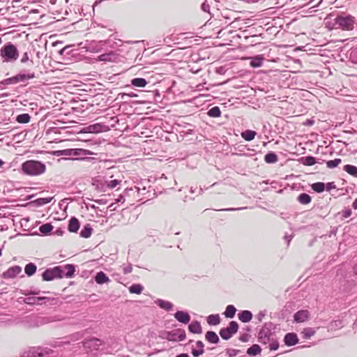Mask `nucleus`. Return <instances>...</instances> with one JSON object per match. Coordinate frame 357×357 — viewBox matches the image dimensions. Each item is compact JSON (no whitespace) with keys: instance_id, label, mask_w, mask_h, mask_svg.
Wrapping results in <instances>:
<instances>
[{"instance_id":"obj_1","label":"nucleus","mask_w":357,"mask_h":357,"mask_svg":"<svg viewBox=\"0 0 357 357\" xmlns=\"http://www.w3.org/2000/svg\"><path fill=\"white\" fill-rule=\"evenodd\" d=\"M356 25H357L356 17L346 13L337 15L329 14L325 18V26L329 30L339 29L343 31H351Z\"/></svg>"},{"instance_id":"obj_2","label":"nucleus","mask_w":357,"mask_h":357,"mask_svg":"<svg viewBox=\"0 0 357 357\" xmlns=\"http://www.w3.org/2000/svg\"><path fill=\"white\" fill-rule=\"evenodd\" d=\"M75 271V266L67 264L63 266H56L46 269L42 274L43 280L52 281L55 278H71Z\"/></svg>"},{"instance_id":"obj_3","label":"nucleus","mask_w":357,"mask_h":357,"mask_svg":"<svg viewBox=\"0 0 357 357\" xmlns=\"http://www.w3.org/2000/svg\"><path fill=\"white\" fill-rule=\"evenodd\" d=\"M45 165L38 160H27L22 163V172L29 176H38L45 172Z\"/></svg>"},{"instance_id":"obj_4","label":"nucleus","mask_w":357,"mask_h":357,"mask_svg":"<svg viewBox=\"0 0 357 357\" xmlns=\"http://www.w3.org/2000/svg\"><path fill=\"white\" fill-rule=\"evenodd\" d=\"M0 56L3 62H14L18 59L19 52L13 43H8L1 47Z\"/></svg>"},{"instance_id":"obj_5","label":"nucleus","mask_w":357,"mask_h":357,"mask_svg":"<svg viewBox=\"0 0 357 357\" xmlns=\"http://www.w3.org/2000/svg\"><path fill=\"white\" fill-rule=\"evenodd\" d=\"M36 77L34 72L31 70H22L15 76L6 79L3 81L4 84H15L18 82H25L29 79H31Z\"/></svg>"},{"instance_id":"obj_6","label":"nucleus","mask_w":357,"mask_h":357,"mask_svg":"<svg viewBox=\"0 0 357 357\" xmlns=\"http://www.w3.org/2000/svg\"><path fill=\"white\" fill-rule=\"evenodd\" d=\"M238 330V324L235 321L229 322L227 328H221L220 331V337L225 340L230 339Z\"/></svg>"},{"instance_id":"obj_7","label":"nucleus","mask_w":357,"mask_h":357,"mask_svg":"<svg viewBox=\"0 0 357 357\" xmlns=\"http://www.w3.org/2000/svg\"><path fill=\"white\" fill-rule=\"evenodd\" d=\"M53 351L47 347H34L29 349L27 357H48Z\"/></svg>"},{"instance_id":"obj_8","label":"nucleus","mask_w":357,"mask_h":357,"mask_svg":"<svg viewBox=\"0 0 357 357\" xmlns=\"http://www.w3.org/2000/svg\"><path fill=\"white\" fill-rule=\"evenodd\" d=\"M63 154L65 155L75 157L77 160H82L84 159L86 155L92 154V153L82 149H70L63 150Z\"/></svg>"},{"instance_id":"obj_9","label":"nucleus","mask_w":357,"mask_h":357,"mask_svg":"<svg viewBox=\"0 0 357 357\" xmlns=\"http://www.w3.org/2000/svg\"><path fill=\"white\" fill-rule=\"evenodd\" d=\"M185 332L183 329L177 328L167 333L166 339L171 342H180L185 338Z\"/></svg>"},{"instance_id":"obj_10","label":"nucleus","mask_w":357,"mask_h":357,"mask_svg":"<svg viewBox=\"0 0 357 357\" xmlns=\"http://www.w3.org/2000/svg\"><path fill=\"white\" fill-rule=\"evenodd\" d=\"M52 321L50 318L40 317V316H31L28 318L26 324L28 327L34 328L43 326L49 322Z\"/></svg>"},{"instance_id":"obj_11","label":"nucleus","mask_w":357,"mask_h":357,"mask_svg":"<svg viewBox=\"0 0 357 357\" xmlns=\"http://www.w3.org/2000/svg\"><path fill=\"white\" fill-rule=\"evenodd\" d=\"M273 334L269 328L266 325L264 326L259 331L258 334L259 342L263 344H267L271 342L273 338Z\"/></svg>"},{"instance_id":"obj_12","label":"nucleus","mask_w":357,"mask_h":357,"mask_svg":"<svg viewBox=\"0 0 357 357\" xmlns=\"http://www.w3.org/2000/svg\"><path fill=\"white\" fill-rule=\"evenodd\" d=\"M102 344V341L98 338H91L83 342V347L91 350H97Z\"/></svg>"},{"instance_id":"obj_13","label":"nucleus","mask_w":357,"mask_h":357,"mask_svg":"<svg viewBox=\"0 0 357 357\" xmlns=\"http://www.w3.org/2000/svg\"><path fill=\"white\" fill-rule=\"evenodd\" d=\"M87 130L89 132L99 133L108 131L109 128L107 125L98 123L88 126Z\"/></svg>"},{"instance_id":"obj_14","label":"nucleus","mask_w":357,"mask_h":357,"mask_svg":"<svg viewBox=\"0 0 357 357\" xmlns=\"http://www.w3.org/2000/svg\"><path fill=\"white\" fill-rule=\"evenodd\" d=\"M174 316L178 322L184 324H188L190 320V316L188 312L178 310Z\"/></svg>"},{"instance_id":"obj_15","label":"nucleus","mask_w":357,"mask_h":357,"mask_svg":"<svg viewBox=\"0 0 357 357\" xmlns=\"http://www.w3.org/2000/svg\"><path fill=\"white\" fill-rule=\"evenodd\" d=\"M22 272V268L20 266H14L8 268L3 273L4 278H13Z\"/></svg>"},{"instance_id":"obj_16","label":"nucleus","mask_w":357,"mask_h":357,"mask_svg":"<svg viewBox=\"0 0 357 357\" xmlns=\"http://www.w3.org/2000/svg\"><path fill=\"white\" fill-rule=\"evenodd\" d=\"M310 312L308 310H302L296 312L294 315V321L297 323H302L307 321L309 318Z\"/></svg>"},{"instance_id":"obj_17","label":"nucleus","mask_w":357,"mask_h":357,"mask_svg":"<svg viewBox=\"0 0 357 357\" xmlns=\"http://www.w3.org/2000/svg\"><path fill=\"white\" fill-rule=\"evenodd\" d=\"M284 342L287 346L291 347L296 344L298 342V338L296 333H289L285 335Z\"/></svg>"},{"instance_id":"obj_18","label":"nucleus","mask_w":357,"mask_h":357,"mask_svg":"<svg viewBox=\"0 0 357 357\" xmlns=\"http://www.w3.org/2000/svg\"><path fill=\"white\" fill-rule=\"evenodd\" d=\"M155 304H156L159 307L163 309L167 312L172 310L174 307V305L172 303L168 301L162 300L160 298H158L154 301Z\"/></svg>"},{"instance_id":"obj_19","label":"nucleus","mask_w":357,"mask_h":357,"mask_svg":"<svg viewBox=\"0 0 357 357\" xmlns=\"http://www.w3.org/2000/svg\"><path fill=\"white\" fill-rule=\"evenodd\" d=\"M79 222L77 218L73 217L69 220L68 229L70 232L76 233L79 229Z\"/></svg>"},{"instance_id":"obj_20","label":"nucleus","mask_w":357,"mask_h":357,"mask_svg":"<svg viewBox=\"0 0 357 357\" xmlns=\"http://www.w3.org/2000/svg\"><path fill=\"white\" fill-rule=\"evenodd\" d=\"M238 319L243 323H248L252 319V313L249 310H243L238 314Z\"/></svg>"},{"instance_id":"obj_21","label":"nucleus","mask_w":357,"mask_h":357,"mask_svg":"<svg viewBox=\"0 0 357 357\" xmlns=\"http://www.w3.org/2000/svg\"><path fill=\"white\" fill-rule=\"evenodd\" d=\"M189 331L195 334H200L202 332L201 324L199 321H193L188 326Z\"/></svg>"},{"instance_id":"obj_22","label":"nucleus","mask_w":357,"mask_h":357,"mask_svg":"<svg viewBox=\"0 0 357 357\" xmlns=\"http://www.w3.org/2000/svg\"><path fill=\"white\" fill-rule=\"evenodd\" d=\"M206 340L212 344H218L220 341L218 335L213 331H208L205 335Z\"/></svg>"},{"instance_id":"obj_23","label":"nucleus","mask_w":357,"mask_h":357,"mask_svg":"<svg viewBox=\"0 0 357 357\" xmlns=\"http://www.w3.org/2000/svg\"><path fill=\"white\" fill-rule=\"evenodd\" d=\"M96 282L99 284L107 283L109 281V278L102 271L98 272L95 277Z\"/></svg>"},{"instance_id":"obj_24","label":"nucleus","mask_w":357,"mask_h":357,"mask_svg":"<svg viewBox=\"0 0 357 357\" xmlns=\"http://www.w3.org/2000/svg\"><path fill=\"white\" fill-rule=\"evenodd\" d=\"M263 61H264V57L262 56L258 55V56L251 58L250 65L252 68H259L262 66Z\"/></svg>"},{"instance_id":"obj_25","label":"nucleus","mask_w":357,"mask_h":357,"mask_svg":"<svg viewBox=\"0 0 357 357\" xmlns=\"http://www.w3.org/2000/svg\"><path fill=\"white\" fill-rule=\"evenodd\" d=\"M131 84L135 87L143 88L146 86L148 82L144 78L137 77L132 79L131 80Z\"/></svg>"},{"instance_id":"obj_26","label":"nucleus","mask_w":357,"mask_h":357,"mask_svg":"<svg viewBox=\"0 0 357 357\" xmlns=\"http://www.w3.org/2000/svg\"><path fill=\"white\" fill-rule=\"evenodd\" d=\"M92 233V228L89 224H86L84 226L80 231V236L82 238H87L91 236Z\"/></svg>"},{"instance_id":"obj_27","label":"nucleus","mask_w":357,"mask_h":357,"mask_svg":"<svg viewBox=\"0 0 357 357\" xmlns=\"http://www.w3.org/2000/svg\"><path fill=\"white\" fill-rule=\"evenodd\" d=\"M261 351V347L258 344H253L247 350V354L251 356H256Z\"/></svg>"},{"instance_id":"obj_28","label":"nucleus","mask_w":357,"mask_h":357,"mask_svg":"<svg viewBox=\"0 0 357 357\" xmlns=\"http://www.w3.org/2000/svg\"><path fill=\"white\" fill-rule=\"evenodd\" d=\"M256 134V132L254 130H246L241 132V137L246 141H251L255 138Z\"/></svg>"},{"instance_id":"obj_29","label":"nucleus","mask_w":357,"mask_h":357,"mask_svg":"<svg viewBox=\"0 0 357 357\" xmlns=\"http://www.w3.org/2000/svg\"><path fill=\"white\" fill-rule=\"evenodd\" d=\"M297 200L301 204H307L310 203L312 198L307 193H301L298 195Z\"/></svg>"},{"instance_id":"obj_30","label":"nucleus","mask_w":357,"mask_h":357,"mask_svg":"<svg viewBox=\"0 0 357 357\" xmlns=\"http://www.w3.org/2000/svg\"><path fill=\"white\" fill-rule=\"evenodd\" d=\"M236 312V307L233 305H229L227 306L224 314L227 318H233L235 316Z\"/></svg>"},{"instance_id":"obj_31","label":"nucleus","mask_w":357,"mask_h":357,"mask_svg":"<svg viewBox=\"0 0 357 357\" xmlns=\"http://www.w3.org/2000/svg\"><path fill=\"white\" fill-rule=\"evenodd\" d=\"M300 160L303 165L306 166H312L316 163V159L312 156L302 157Z\"/></svg>"},{"instance_id":"obj_32","label":"nucleus","mask_w":357,"mask_h":357,"mask_svg":"<svg viewBox=\"0 0 357 357\" xmlns=\"http://www.w3.org/2000/svg\"><path fill=\"white\" fill-rule=\"evenodd\" d=\"M37 267L33 263H29L25 266L24 271L28 276L33 275L36 271Z\"/></svg>"},{"instance_id":"obj_33","label":"nucleus","mask_w":357,"mask_h":357,"mask_svg":"<svg viewBox=\"0 0 357 357\" xmlns=\"http://www.w3.org/2000/svg\"><path fill=\"white\" fill-rule=\"evenodd\" d=\"M316 333V331L313 328H305L301 333L303 338L309 339L313 336Z\"/></svg>"},{"instance_id":"obj_34","label":"nucleus","mask_w":357,"mask_h":357,"mask_svg":"<svg viewBox=\"0 0 357 357\" xmlns=\"http://www.w3.org/2000/svg\"><path fill=\"white\" fill-rule=\"evenodd\" d=\"M207 321L210 325H218L220 322L219 314H211L207 318Z\"/></svg>"},{"instance_id":"obj_35","label":"nucleus","mask_w":357,"mask_h":357,"mask_svg":"<svg viewBox=\"0 0 357 357\" xmlns=\"http://www.w3.org/2000/svg\"><path fill=\"white\" fill-rule=\"evenodd\" d=\"M264 160L267 163H275L278 161V156L275 153L270 152L265 155Z\"/></svg>"},{"instance_id":"obj_36","label":"nucleus","mask_w":357,"mask_h":357,"mask_svg":"<svg viewBox=\"0 0 357 357\" xmlns=\"http://www.w3.org/2000/svg\"><path fill=\"white\" fill-rule=\"evenodd\" d=\"M344 170L350 175L357 177V167L351 165H346L344 167Z\"/></svg>"},{"instance_id":"obj_37","label":"nucleus","mask_w":357,"mask_h":357,"mask_svg":"<svg viewBox=\"0 0 357 357\" xmlns=\"http://www.w3.org/2000/svg\"><path fill=\"white\" fill-rule=\"evenodd\" d=\"M144 287L140 284H134L129 287V291L131 294H139L142 293Z\"/></svg>"},{"instance_id":"obj_38","label":"nucleus","mask_w":357,"mask_h":357,"mask_svg":"<svg viewBox=\"0 0 357 357\" xmlns=\"http://www.w3.org/2000/svg\"><path fill=\"white\" fill-rule=\"evenodd\" d=\"M52 229L53 226L50 223L43 224L39 227V231L45 235L48 234Z\"/></svg>"},{"instance_id":"obj_39","label":"nucleus","mask_w":357,"mask_h":357,"mask_svg":"<svg viewBox=\"0 0 357 357\" xmlns=\"http://www.w3.org/2000/svg\"><path fill=\"white\" fill-rule=\"evenodd\" d=\"M207 114L211 117L215 118L220 116L221 112L218 107L215 106L208 111Z\"/></svg>"},{"instance_id":"obj_40","label":"nucleus","mask_w":357,"mask_h":357,"mask_svg":"<svg viewBox=\"0 0 357 357\" xmlns=\"http://www.w3.org/2000/svg\"><path fill=\"white\" fill-rule=\"evenodd\" d=\"M312 189L317 192H322L325 189V184L322 182H317L313 183L312 185Z\"/></svg>"},{"instance_id":"obj_41","label":"nucleus","mask_w":357,"mask_h":357,"mask_svg":"<svg viewBox=\"0 0 357 357\" xmlns=\"http://www.w3.org/2000/svg\"><path fill=\"white\" fill-rule=\"evenodd\" d=\"M30 116L28 114H22L17 116L16 121L20 123H26L30 121Z\"/></svg>"},{"instance_id":"obj_42","label":"nucleus","mask_w":357,"mask_h":357,"mask_svg":"<svg viewBox=\"0 0 357 357\" xmlns=\"http://www.w3.org/2000/svg\"><path fill=\"white\" fill-rule=\"evenodd\" d=\"M52 198L46 197V198H38L33 202L38 206H40L45 204H47L51 202Z\"/></svg>"},{"instance_id":"obj_43","label":"nucleus","mask_w":357,"mask_h":357,"mask_svg":"<svg viewBox=\"0 0 357 357\" xmlns=\"http://www.w3.org/2000/svg\"><path fill=\"white\" fill-rule=\"evenodd\" d=\"M342 162V160L340 158H336L335 160H328L326 162L327 167L330 169L335 168L337 167Z\"/></svg>"},{"instance_id":"obj_44","label":"nucleus","mask_w":357,"mask_h":357,"mask_svg":"<svg viewBox=\"0 0 357 357\" xmlns=\"http://www.w3.org/2000/svg\"><path fill=\"white\" fill-rule=\"evenodd\" d=\"M46 299L45 297H27L24 299V303L26 304H35L36 301Z\"/></svg>"},{"instance_id":"obj_45","label":"nucleus","mask_w":357,"mask_h":357,"mask_svg":"<svg viewBox=\"0 0 357 357\" xmlns=\"http://www.w3.org/2000/svg\"><path fill=\"white\" fill-rule=\"evenodd\" d=\"M225 353L228 357H234L241 353V350L229 348L225 349Z\"/></svg>"},{"instance_id":"obj_46","label":"nucleus","mask_w":357,"mask_h":357,"mask_svg":"<svg viewBox=\"0 0 357 357\" xmlns=\"http://www.w3.org/2000/svg\"><path fill=\"white\" fill-rule=\"evenodd\" d=\"M114 56V54L112 52L108 54H103L99 56V60L102 61H110Z\"/></svg>"},{"instance_id":"obj_47","label":"nucleus","mask_w":357,"mask_h":357,"mask_svg":"<svg viewBox=\"0 0 357 357\" xmlns=\"http://www.w3.org/2000/svg\"><path fill=\"white\" fill-rule=\"evenodd\" d=\"M269 349L271 351H275L279 348V342L277 340L274 339L273 337L271 340V342H269Z\"/></svg>"},{"instance_id":"obj_48","label":"nucleus","mask_w":357,"mask_h":357,"mask_svg":"<svg viewBox=\"0 0 357 357\" xmlns=\"http://www.w3.org/2000/svg\"><path fill=\"white\" fill-rule=\"evenodd\" d=\"M121 182V181L114 179V180H112L109 181H107L106 184H107V187H108L110 189H113L115 187H116L117 185H119Z\"/></svg>"},{"instance_id":"obj_49","label":"nucleus","mask_w":357,"mask_h":357,"mask_svg":"<svg viewBox=\"0 0 357 357\" xmlns=\"http://www.w3.org/2000/svg\"><path fill=\"white\" fill-rule=\"evenodd\" d=\"M123 273L126 275L132 272V266L131 264L122 266Z\"/></svg>"},{"instance_id":"obj_50","label":"nucleus","mask_w":357,"mask_h":357,"mask_svg":"<svg viewBox=\"0 0 357 357\" xmlns=\"http://www.w3.org/2000/svg\"><path fill=\"white\" fill-rule=\"evenodd\" d=\"M266 314V311H260L258 312V314L256 315V319L259 322H261L262 320L264 319L265 316Z\"/></svg>"},{"instance_id":"obj_51","label":"nucleus","mask_w":357,"mask_h":357,"mask_svg":"<svg viewBox=\"0 0 357 357\" xmlns=\"http://www.w3.org/2000/svg\"><path fill=\"white\" fill-rule=\"evenodd\" d=\"M204 353V349H192V354L195 357H199V356L202 355Z\"/></svg>"},{"instance_id":"obj_52","label":"nucleus","mask_w":357,"mask_h":357,"mask_svg":"<svg viewBox=\"0 0 357 357\" xmlns=\"http://www.w3.org/2000/svg\"><path fill=\"white\" fill-rule=\"evenodd\" d=\"M119 96H121V98H124L125 96H127V97H130V98H134V97H137V95L136 93H119Z\"/></svg>"},{"instance_id":"obj_53","label":"nucleus","mask_w":357,"mask_h":357,"mask_svg":"<svg viewBox=\"0 0 357 357\" xmlns=\"http://www.w3.org/2000/svg\"><path fill=\"white\" fill-rule=\"evenodd\" d=\"M325 188L327 191H331L332 189H335L336 188L334 182H329L326 183Z\"/></svg>"},{"instance_id":"obj_54","label":"nucleus","mask_w":357,"mask_h":357,"mask_svg":"<svg viewBox=\"0 0 357 357\" xmlns=\"http://www.w3.org/2000/svg\"><path fill=\"white\" fill-rule=\"evenodd\" d=\"M28 61H29V56L28 52H24L21 58L20 62L22 63H25Z\"/></svg>"},{"instance_id":"obj_55","label":"nucleus","mask_w":357,"mask_h":357,"mask_svg":"<svg viewBox=\"0 0 357 357\" xmlns=\"http://www.w3.org/2000/svg\"><path fill=\"white\" fill-rule=\"evenodd\" d=\"M249 335L248 334H243V335H241L240 337H239V340L243 342H246L248 341L249 340Z\"/></svg>"},{"instance_id":"obj_56","label":"nucleus","mask_w":357,"mask_h":357,"mask_svg":"<svg viewBox=\"0 0 357 357\" xmlns=\"http://www.w3.org/2000/svg\"><path fill=\"white\" fill-rule=\"evenodd\" d=\"M331 327L335 328V327H342V321L340 320H337L331 323Z\"/></svg>"},{"instance_id":"obj_57","label":"nucleus","mask_w":357,"mask_h":357,"mask_svg":"<svg viewBox=\"0 0 357 357\" xmlns=\"http://www.w3.org/2000/svg\"><path fill=\"white\" fill-rule=\"evenodd\" d=\"M351 215V211L350 209H347L343 211L342 216L345 218H349Z\"/></svg>"},{"instance_id":"obj_58","label":"nucleus","mask_w":357,"mask_h":357,"mask_svg":"<svg viewBox=\"0 0 357 357\" xmlns=\"http://www.w3.org/2000/svg\"><path fill=\"white\" fill-rule=\"evenodd\" d=\"M245 208V207H241V208H224V209H221L220 211H239V210H243Z\"/></svg>"},{"instance_id":"obj_59","label":"nucleus","mask_w":357,"mask_h":357,"mask_svg":"<svg viewBox=\"0 0 357 357\" xmlns=\"http://www.w3.org/2000/svg\"><path fill=\"white\" fill-rule=\"evenodd\" d=\"M202 10L204 11V12H208L209 11V8H210V6L208 4L206 3H202Z\"/></svg>"},{"instance_id":"obj_60","label":"nucleus","mask_w":357,"mask_h":357,"mask_svg":"<svg viewBox=\"0 0 357 357\" xmlns=\"http://www.w3.org/2000/svg\"><path fill=\"white\" fill-rule=\"evenodd\" d=\"M196 345L199 349H204V344L203 343V342L199 340L196 342Z\"/></svg>"},{"instance_id":"obj_61","label":"nucleus","mask_w":357,"mask_h":357,"mask_svg":"<svg viewBox=\"0 0 357 357\" xmlns=\"http://www.w3.org/2000/svg\"><path fill=\"white\" fill-rule=\"evenodd\" d=\"M124 202V198L122 195H120L119 197V198L116 199V202Z\"/></svg>"},{"instance_id":"obj_62","label":"nucleus","mask_w":357,"mask_h":357,"mask_svg":"<svg viewBox=\"0 0 357 357\" xmlns=\"http://www.w3.org/2000/svg\"><path fill=\"white\" fill-rule=\"evenodd\" d=\"M352 206L354 209H357V198L353 202Z\"/></svg>"},{"instance_id":"obj_63","label":"nucleus","mask_w":357,"mask_h":357,"mask_svg":"<svg viewBox=\"0 0 357 357\" xmlns=\"http://www.w3.org/2000/svg\"><path fill=\"white\" fill-rule=\"evenodd\" d=\"M176 357H189L188 354H181L177 355Z\"/></svg>"},{"instance_id":"obj_64","label":"nucleus","mask_w":357,"mask_h":357,"mask_svg":"<svg viewBox=\"0 0 357 357\" xmlns=\"http://www.w3.org/2000/svg\"><path fill=\"white\" fill-rule=\"evenodd\" d=\"M353 329H354V330L357 329V319L353 324Z\"/></svg>"}]
</instances>
